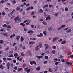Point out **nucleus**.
Returning <instances> with one entry per match:
<instances>
[{
  "instance_id": "0e129e2a",
  "label": "nucleus",
  "mask_w": 73,
  "mask_h": 73,
  "mask_svg": "<svg viewBox=\"0 0 73 73\" xmlns=\"http://www.w3.org/2000/svg\"><path fill=\"white\" fill-rule=\"evenodd\" d=\"M39 47L40 48H42V44H40L39 45Z\"/></svg>"
},
{
  "instance_id": "c85d7f7f",
  "label": "nucleus",
  "mask_w": 73,
  "mask_h": 73,
  "mask_svg": "<svg viewBox=\"0 0 73 73\" xmlns=\"http://www.w3.org/2000/svg\"><path fill=\"white\" fill-rule=\"evenodd\" d=\"M1 3H2V4H4L5 3V1H4V0H2L1 1Z\"/></svg>"
},
{
  "instance_id": "f03ea898",
  "label": "nucleus",
  "mask_w": 73,
  "mask_h": 73,
  "mask_svg": "<svg viewBox=\"0 0 73 73\" xmlns=\"http://www.w3.org/2000/svg\"><path fill=\"white\" fill-rule=\"evenodd\" d=\"M23 23H26V25H28L29 24V23H31V21H29V20H25V21H24Z\"/></svg>"
},
{
  "instance_id": "ea45409f",
  "label": "nucleus",
  "mask_w": 73,
  "mask_h": 73,
  "mask_svg": "<svg viewBox=\"0 0 73 73\" xmlns=\"http://www.w3.org/2000/svg\"><path fill=\"white\" fill-rule=\"evenodd\" d=\"M62 40H63V39H60V40H58V41H59V42H61V41H62Z\"/></svg>"
},
{
  "instance_id": "2eb2a0df",
  "label": "nucleus",
  "mask_w": 73,
  "mask_h": 73,
  "mask_svg": "<svg viewBox=\"0 0 73 73\" xmlns=\"http://www.w3.org/2000/svg\"><path fill=\"white\" fill-rule=\"evenodd\" d=\"M18 56V54L16 53H15L14 54V56H15V58L17 57V56Z\"/></svg>"
},
{
  "instance_id": "7ed1b4c3",
  "label": "nucleus",
  "mask_w": 73,
  "mask_h": 73,
  "mask_svg": "<svg viewBox=\"0 0 73 73\" xmlns=\"http://www.w3.org/2000/svg\"><path fill=\"white\" fill-rule=\"evenodd\" d=\"M30 64L31 65H32L33 64H34V65H36V62H35L34 61H32L30 62Z\"/></svg>"
},
{
  "instance_id": "f8f14e48",
  "label": "nucleus",
  "mask_w": 73,
  "mask_h": 73,
  "mask_svg": "<svg viewBox=\"0 0 73 73\" xmlns=\"http://www.w3.org/2000/svg\"><path fill=\"white\" fill-rule=\"evenodd\" d=\"M16 36V35L15 34H13L12 35H11L10 37V38H12V37H15Z\"/></svg>"
},
{
  "instance_id": "c9c22d12",
  "label": "nucleus",
  "mask_w": 73,
  "mask_h": 73,
  "mask_svg": "<svg viewBox=\"0 0 73 73\" xmlns=\"http://www.w3.org/2000/svg\"><path fill=\"white\" fill-rule=\"evenodd\" d=\"M52 49H56V47L55 46H52Z\"/></svg>"
},
{
  "instance_id": "4d7b16f0",
  "label": "nucleus",
  "mask_w": 73,
  "mask_h": 73,
  "mask_svg": "<svg viewBox=\"0 0 73 73\" xmlns=\"http://www.w3.org/2000/svg\"><path fill=\"white\" fill-rule=\"evenodd\" d=\"M13 63H16V60H13Z\"/></svg>"
},
{
  "instance_id": "393cba45",
  "label": "nucleus",
  "mask_w": 73,
  "mask_h": 73,
  "mask_svg": "<svg viewBox=\"0 0 73 73\" xmlns=\"http://www.w3.org/2000/svg\"><path fill=\"white\" fill-rule=\"evenodd\" d=\"M20 25L22 26H25V24L23 23H22L20 24Z\"/></svg>"
},
{
  "instance_id": "79ce46f5",
  "label": "nucleus",
  "mask_w": 73,
  "mask_h": 73,
  "mask_svg": "<svg viewBox=\"0 0 73 73\" xmlns=\"http://www.w3.org/2000/svg\"><path fill=\"white\" fill-rule=\"evenodd\" d=\"M66 25H62L61 27H62V28H64V27H65Z\"/></svg>"
},
{
  "instance_id": "5701e85b",
  "label": "nucleus",
  "mask_w": 73,
  "mask_h": 73,
  "mask_svg": "<svg viewBox=\"0 0 73 73\" xmlns=\"http://www.w3.org/2000/svg\"><path fill=\"white\" fill-rule=\"evenodd\" d=\"M6 14V13H5V12L4 11H3L2 12V15L3 16H5V15Z\"/></svg>"
},
{
  "instance_id": "39448f33",
  "label": "nucleus",
  "mask_w": 73,
  "mask_h": 73,
  "mask_svg": "<svg viewBox=\"0 0 73 73\" xmlns=\"http://www.w3.org/2000/svg\"><path fill=\"white\" fill-rule=\"evenodd\" d=\"M37 36L38 37H42V36H43V34H42V33H41L39 34V35H37Z\"/></svg>"
},
{
  "instance_id": "423d86ee",
  "label": "nucleus",
  "mask_w": 73,
  "mask_h": 73,
  "mask_svg": "<svg viewBox=\"0 0 73 73\" xmlns=\"http://www.w3.org/2000/svg\"><path fill=\"white\" fill-rule=\"evenodd\" d=\"M36 57L38 58L39 59H40V58H42V57H43V56H42L37 55L36 56Z\"/></svg>"
},
{
  "instance_id": "4be33fe9",
  "label": "nucleus",
  "mask_w": 73,
  "mask_h": 73,
  "mask_svg": "<svg viewBox=\"0 0 73 73\" xmlns=\"http://www.w3.org/2000/svg\"><path fill=\"white\" fill-rule=\"evenodd\" d=\"M52 53H53V54H55L56 53V51L54 50H53L52 51Z\"/></svg>"
},
{
  "instance_id": "7c9ffc66",
  "label": "nucleus",
  "mask_w": 73,
  "mask_h": 73,
  "mask_svg": "<svg viewBox=\"0 0 73 73\" xmlns=\"http://www.w3.org/2000/svg\"><path fill=\"white\" fill-rule=\"evenodd\" d=\"M20 9V8L19 7H17L16 9V10H17V11H19Z\"/></svg>"
},
{
  "instance_id": "4c0bfd02",
  "label": "nucleus",
  "mask_w": 73,
  "mask_h": 73,
  "mask_svg": "<svg viewBox=\"0 0 73 73\" xmlns=\"http://www.w3.org/2000/svg\"><path fill=\"white\" fill-rule=\"evenodd\" d=\"M29 55H30V56L31 55V51H29Z\"/></svg>"
},
{
  "instance_id": "e2e57ef3",
  "label": "nucleus",
  "mask_w": 73,
  "mask_h": 73,
  "mask_svg": "<svg viewBox=\"0 0 73 73\" xmlns=\"http://www.w3.org/2000/svg\"><path fill=\"white\" fill-rule=\"evenodd\" d=\"M66 64H67V65H69V62H67L66 63Z\"/></svg>"
},
{
  "instance_id": "b1692460",
  "label": "nucleus",
  "mask_w": 73,
  "mask_h": 73,
  "mask_svg": "<svg viewBox=\"0 0 73 73\" xmlns=\"http://www.w3.org/2000/svg\"><path fill=\"white\" fill-rule=\"evenodd\" d=\"M21 40L22 42H23L24 41V38L23 37H21Z\"/></svg>"
},
{
  "instance_id": "1a4fd4ad",
  "label": "nucleus",
  "mask_w": 73,
  "mask_h": 73,
  "mask_svg": "<svg viewBox=\"0 0 73 73\" xmlns=\"http://www.w3.org/2000/svg\"><path fill=\"white\" fill-rule=\"evenodd\" d=\"M66 44V41L65 40H64L61 43V44L62 45H64V44Z\"/></svg>"
},
{
  "instance_id": "58836bf2",
  "label": "nucleus",
  "mask_w": 73,
  "mask_h": 73,
  "mask_svg": "<svg viewBox=\"0 0 73 73\" xmlns=\"http://www.w3.org/2000/svg\"><path fill=\"white\" fill-rule=\"evenodd\" d=\"M7 28H9L10 29V28H11V26L10 25H7Z\"/></svg>"
},
{
  "instance_id": "f3484780",
  "label": "nucleus",
  "mask_w": 73,
  "mask_h": 73,
  "mask_svg": "<svg viewBox=\"0 0 73 73\" xmlns=\"http://www.w3.org/2000/svg\"><path fill=\"white\" fill-rule=\"evenodd\" d=\"M20 37L19 36H17V37L16 38L17 40H19V39L20 38Z\"/></svg>"
},
{
  "instance_id": "4468645a",
  "label": "nucleus",
  "mask_w": 73,
  "mask_h": 73,
  "mask_svg": "<svg viewBox=\"0 0 73 73\" xmlns=\"http://www.w3.org/2000/svg\"><path fill=\"white\" fill-rule=\"evenodd\" d=\"M71 29H69L68 30H67L66 31V32L67 33H70V32H71Z\"/></svg>"
},
{
  "instance_id": "69168bd1",
  "label": "nucleus",
  "mask_w": 73,
  "mask_h": 73,
  "mask_svg": "<svg viewBox=\"0 0 73 73\" xmlns=\"http://www.w3.org/2000/svg\"><path fill=\"white\" fill-rule=\"evenodd\" d=\"M34 14H35V12H34L33 11H32V12L31 15H33Z\"/></svg>"
},
{
  "instance_id": "f704fd0d",
  "label": "nucleus",
  "mask_w": 73,
  "mask_h": 73,
  "mask_svg": "<svg viewBox=\"0 0 73 73\" xmlns=\"http://www.w3.org/2000/svg\"><path fill=\"white\" fill-rule=\"evenodd\" d=\"M42 23L43 24H44V25H46L47 24V23H46L45 22H42Z\"/></svg>"
},
{
  "instance_id": "a211bd4d",
  "label": "nucleus",
  "mask_w": 73,
  "mask_h": 73,
  "mask_svg": "<svg viewBox=\"0 0 73 73\" xmlns=\"http://www.w3.org/2000/svg\"><path fill=\"white\" fill-rule=\"evenodd\" d=\"M0 69H4V66L2 65H1L0 66Z\"/></svg>"
},
{
  "instance_id": "0eeeda50",
  "label": "nucleus",
  "mask_w": 73,
  "mask_h": 73,
  "mask_svg": "<svg viewBox=\"0 0 73 73\" xmlns=\"http://www.w3.org/2000/svg\"><path fill=\"white\" fill-rule=\"evenodd\" d=\"M46 20H50V16L48 15L46 18Z\"/></svg>"
},
{
  "instance_id": "2f4dec72",
  "label": "nucleus",
  "mask_w": 73,
  "mask_h": 73,
  "mask_svg": "<svg viewBox=\"0 0 73 73\" xmlns=\"http://www.w3.org/2000/svg\"><path fill=\"white\" fill-rule=\"evenodd\" d=\"M49 72H52V71H53V70L51 69H49L48 70Z\"/></svg>"
},
{
  "instance_id": "aec40b11",
  "label": "nucleus",
  "mask_w": 73,
  "mask_h": 73,
  "mask_svg": "<svg viewBox=\"0 0 73 73\" xmlns=\"http://www.w3.org/2000/svg\"><path fill=\"white\" fill-rule=\"evenodd\" d=\"M28 33H33V32L32 30H30L28 32Z\"/></svg>"
},
{
  "instance_id": "c03bdc74",
  "label": "nucleus",
  "mask_w": 73,
  "mask_h": 73,
  "mask_svg": "<svg viewBox=\"0 0 73 73\" xmlns=\"http://www.w3.org/2000/svg\"><path fill=\"white\" fill-rule=\"evenodd\" d=\"M19 17H20V16L19 15H18L16 18H17V19L18 20H19Z\"/></svg>"
},
{
  "instance_id": "3c124183",
  "label": "nucleus",
  "mask_w": 73,
  "mask_h": 73,
  "mask_svg": "<svg viewBox=\"0 0 73 73\" xmlns=\"http://www.w3.org/2000/svg\"><path fill=\"white\" fill-rule=\"evenodd\" d=\"M59 63V62H57L55 63V64L56 65H58V64Z\"/></svg>"
},
{
  "instance_id": "bf43d9fd",
  "label": "nucleus",
  "mask_w": 73,
  "mask_h": 73,
  "mask_svg": "<svg viewBox=\"0 0 73 73\" xmlns=\"http://www.w3.org/2000/svg\"><path fill=\"white\" fill-rule=\"evenodd\" d=\"M30 10V8H27V9H26V11H29V10Z\"/></svg>"
},
{
  "instance_id": "de8ad7c7",
  "label": "nucleus",
  "mask_w": 73,
  "mask_h": 73,
  "mask_svg": "<svg viewBox=\"0 0 73 73\" xmlns=\"http://www.w3.org/2000/svg\"><path fill=\"white\" fill-rule=\"evenodd\" d=\"M48 58H49V57L48 56H46L45 57V58L46 59H48Z\"/></svg>"
},
{
  "instance_id": "473e14b6",
  "label": "nucleus",
  "mask_w": 73,
  "mask_h": 73,
  "mask_svg": "<svg viewBox=\"0 0 73 73\" xmlns=\"http://www.w3.org/2000/svg\"><path fill=\"white\" fill-rule=\"evenodd\" d=\"M3 61H6V60H7V58H3Z\"/></svg>"
},
{
  "instance_id": "6ab92c4d",
  "label": "nucleus",
  "mask_w": 73,
  "mask_h": 73,
  "mask_svg": "<svg viewBox=\"0 0 73 73\" xmlns=\"http://www.w3.org/2000/svg\"><path fill=\"white\" fill-rule=\"evenodd\" d=\"M57 39H58V37H56V38H54L53 39V41L54 42Z\"/></svg>"
},
{
  "instance_id": "6e6552de",
  "label": "nucleus",
  "mask_w": 73,
  "mask_h": 73,
  "mask_svg": "<svg viewBox=\"0 0 73 73\" xmlns=\"http://www.w3.org/2000/svg\"><path fill=\"white\" fill-rule=\"evenodd\" d=\"M42 12H43V10L41 9H40L38 11V13H42Z\"/></svg>"
},
{
  "instance_id": "bb28decb",
  "label": "nucleus",
  "mask_w": 73,
  "mask_h": 73,
  "mask_svg": "<svg viewBox=\"0 0 73 73\" xmlns=\"http://www.w3.org/2000/svg\"><path fill=\"white\" fill-rule=\"evenodd\" d=\"M39 49V48H38V46H37L36 48H35V50H38Z\"/></svg>"
},
{
  "instance_id": "f257e3e1",
  "label": "nucleus",
  "mask_w": 73,
  "mask_h": 73,
  "mask_svg": "<svg viewBox=\"0 0 73 73\" xmlns=\"http://www.w3.org/2000/svg\"><path fill=\"white\" fill-rule=\"evenodd\" d=\"M44 46L45 47V50H47L49 48V45L47 44H44Z\"/></svg>"
},
{
  "instance_id": "9d476101",
  "label": "nucleus",
  "mask_w": 73,
  "mask_h": 73,
  "mask_svg": "<svg viewBox=\"0 0 73 73\" xmlns=\"http://www.w3.org/2000/svg\"><path fill=\"white\" fill-rule=\"evenodd\" d=\"M36 70L37 71H39V70H40V67L38 66L37 67L36 69Z\"/></svg>"
},
{
  "instance_id": "cd10ccee",
  "label": "nucleus",
  "mask_w": 73,
  "mask_h": 73,
  "mask_svg": "<svg viewBox=\"0 0 73 73\" xmlns=\"http://www.w3.org/2000/svg\"><path fill=\"white\" fill-rule=\"evenodd\" d=\"M22 68H20L19 69H17V70L18 72H20V71H21V70H22Z\"/></svg>"
},
{
  "instance_id": "ddd939ff",
  "label": "nucleus",
  "mask_w": 73,
  "mask_h": 73,
  "mask_svg": "<svg viewBox=\"0 0 73 73\" xmlns=\"http://www.w3.org/2000/svg\"><path fill=\"white\" fill-rule=\"evenodd\" d=\"M35 44V42H34V41L31 42L29 43V45H31V44Z\"/></svg>"
},
{
  "instance_id": "72a5a7b5",
  "label": "nucleus",
  "mask_w": 73,
  "mask_h": 73,
  "mask_svg": "<svg viewBox=\"0 0 73 73\" xmlns=\"http://www.w3.org/2000/svg\"><path fill=\"white\" fill-rule=\"evenodd\" d=\"M54 60L55 61H58V59L56 58H54Z\"/></svg>"
},
{
  "instance_id": "412c9836",
  "label": "nucleus",
  "mask_w": 73,
  "mask_h": 73,
  "mask_svg": "<svg viewBox=\"0 0 73 73\" xmlns=\"http://www.w3.org/2000/svg\"><path fill=\"white\" fill-rule=\"evenodd\" d=\"M30 71H31V70L30 69H29L26 70V72H27V73H29Z\"/></svg>"
},
{
  "instance_id": "9b49d317",
  "label": "nucleus",
  "mask_w": 73,
  "mask_h": 73,
  "mask_svg": "<svg viewBox=\"0 0 73 73\" xmlns=\"http://www.w3.org/2000/svg\"><path fill=\"white\" fill-rule=\"evenodd\" d=\"M3 35H4L5 37H8L9 36L7 35V33H4L3 34Z\"/></svg>"
},
{
  "instance_id": "774afa93",
  "label": "nucleus",
  "mask_w": 73,
  "mask_h": 73,
  "mask_svg": "<svg viewBox=\"0 0 73 73\" xmlns=\"http://www.w3.org/2000/svg\"><path fill=\"white\" fill-rule=\"evenodd\" d=\"M48 73V71H45L44 72V73Z\"/></svg>"
},
{
  "instance_id": "37998d69",
  "label": "nucleus",
  "mask_w": 73,
  "mask_h": 73,
  "mask_svg": "<svg viewBox=\"0 0 73 73\" xmlns=\"http://www.w3.org/2000/svg\"><path fill=\"white\" fill-rule=\"evenodd\" d=\"M13 53V50H11L9 51V53L11 54H12V53Z\"/></svg>"
},
{
  "instance_id": "6e6d98bb",
  "label": "nucleus",
  "mask_w": 73,
  "mask_h": 73,
  "mask_svg": "<svg viewBox=\"0 0 73 73\" xmlns=\"http://www.w3.org/2000/svg\"><path fill=\"white\" fill-rule=\"evenodd\" d=\"M5 56H7L8 55V53H7V52H5Z\"/></svg>"
},
{
  "instance_id": "5fc2aeb1",
  "label": "nucleus",
  "mask_w": 73,
  "mask_h": 73,
  "mask_svg": "<svg viewBox=\"0 0 73 73\" xmlns=\"http://www.w3.org/2000/svg\"><path fill=\"white\" fill-rule=\"evenodd\" d=\"M9 49V47H7L6 48L5 50H8Z\"/></svg>"
},
{
  "instance_id": "49530a36",
  "label": "nucleus",
  "mask_w": 73,
  "mask_h": 73,
  "mask_svg": "<svg viewBox=\"0 0 73 73\" xmlns=\"http://www.w3.org/2000/svg\"><path fill=\"white\" fill-rule=\"evenodd\" d=\"M44 63L45 64H47V63H48V61H45L44 62Z\"/></svg>"
},
{
  "instance_id": "c756f323",
  "label": "nucleus",
  "mask_w": 73,
  "mask_h": 73,
  "mask_svg": "<svg viewBox=\"0 0 73 73\" xmlns=\"http://www.w3.org/2000/svg\"><path fill=\"white\" fill-rule=\"evenodd\" d=\"M0 43L1 44H3L4 43V41L3 40H0Z\"/></svg>"
},
{
  "instance_id": "a19ab883",
  "label": "nucleus",
  "mask_w": 73,
  "mask_h": 73,
  "mask_svg": "<svg viewBox=\"0 0 73 73\" xmlns=\"http://www.w3.org/2000/svg\"><path fill=\"white\" fill-rule=\"evenodd\" d=\"M9 57H13V55L11 54L8 56Z\"/></svg>"
},
{
  "instance_id": "e433bc0d",
  "label": "nucleus",
  "mask_w": 73,
  "mask_h": 73,
  "mask_svg": "<svg viewBox=\"0 0 73 73\" xmlns=\"http://www.w3.org/2000/svg\"><path fill=\"white\" fill-rule=\"evenodd\" d=\"M65 11L66 12H67L68 11V8L66 7L65 9Z\"/></svg>"
},
{
  "instance_id": "338daca9",
  "label": "nucleus",
  "mask_w": 73,
  "mask_h": 73,
  "mask_svg": "<svg viewBox=\"0 0 73 73\" xmlns=\"http://www.w3.org/2000/svg\"><path fill=\"white\" fill-rule=\"evenodd\" d=\"M61 28H62L61 27H60V28H59L58 29V31H60V29H61Z\"/></svg>"
},
{
  "instance_id": "09e8293b",
  "label": "nucleus",
  "mask_w": 73,
  "mask_h": 73,
  "mask_svg": "<svg viewBox=\"0 0 73 73\" xmlns=\"http://www.w3.org/2000/svg\"><path fill=\"white\" fill-rule=\"evenodd\" d=\"M65 62V59H62V62Z\"/></svg>"
},
{
  "instance_id": "8fccbe9b",
  "label": "nucleus",
  "mask_w": 73,
  "mask_h": 73,
  "mask_svg": "<svg viewBox=\"0 0 73 73\" xmlns=\"http://www.w3.org/2000/svg\"><path fill=\"white\" fill-rule=\"evenodd\" d=\"M29 8H30V9L31 10L33 9V7L32 6H31Z\"/></svg>"
},
{
  "instance_id": "603ef678",
  "label": "nucleus",
  "mask_w": 73,
  "mask_h": 73,
  "mask_svg": "<svg viewBox=\"0 0 73 73\" xmlns=\"http://www.w3.org/2000/svg\"><path fill=\"white\" fill-rule=\"evenodd\" d=\"M49 8H51V7H53V5H51L50 4L49 5Z\"/></svg>"
},
{
  "instance_id": "dca6fc26",
  "label": "nucleus",
  "mask_w": 73,
  "mask_h": 73,
  "mask_svg": "<svg viewBox=\"0 0 73 73\" xmlns=\"http://www.w3.org/2000/svg\"><path fill=\"white\" fill-rule=\"evenodd\" d=\"M49 5H44L43 6V8H46V7H48Z\"/></svg>"
},
{
  "instance_id": "680f3d73",
  "label": "nucleus",
  "mask_w": 73,
  "mask_h": 73,
  "mask_svg": "<svg viewBox=\"0 0 73 73\" xmlns=\"http://www.w3.org/2000/svg\"><path fill=\"white\" fill-rule=\"evenodd\" d=\"M13 4H16V1L15 0L13 1Z\"/></svg>"
},
{
  "instance_id": "20e7f679",
  "label": "nucleus",
  "mask_w": 73,
  "mask_h": 73,
  "mask_svg": "<svg viewBox=\"0 0 73 73\" xmlns=\"http://www.w3.org/2000/svg\"><path fill=\"white\" fill-rule=\"evenodd\" d=\"M6 66L7 67V69H9L10 68V63L9 62L7 63Z\"/></svg>"
},
{
  "instance_id": "864d4df0",
  "label": "nucleus",
  "mask_w": 73,
  "mask_h": 73,
  "mask_svg": "<svg viewBox=\"0 0 73 73\" xmlns=\"http://www.w3.org/2000/svg\"><path fill=\"white\" fill-rule=\"evenodd\" d=\"M21 55L22 56H24V53H23V52L21 53Z\"/></svg>"
},
{
  "instance_id": "a878e982",
  "label": "nucleus",
  "mask_w": 73,
  "mask_h": 73,
  "mask_svg": "<svg viewBox=\"0 0 73 73\" xmlns=\"http://www.w3.org/2000/svg\"><path fill=\"white\" fill-rule=\"evenodd\" d=\"M43 33L44 36H46V32L45 31H44L43 32Z\"/></svg>"
},
{
  "instance_id": "13d9d810",
  "label": "nucleus",
  "mask_w": 73,
  "mask_h": 73,
  "mask_svg": "<svg viewBox=\"0 0 73 73\" xmlns=\"http://www.w3.org/2000/svg\"><path fill=\"white\" fill-rule=\"evenodd\" d=\"M22 48L23 49H25V46H23Z\"/></svg>"
},
{
  "instance_id": "a18cd8bd",
  "label": "nucleus",
  "mask_w": 73,
  "mask_h": 73,
  "mask_svg": "<svg viewBox=\"0 0 73 73\" xmlns=\"http://www.w3.org/2000/svg\"><path fill=\"white\" fill-rule=\"evenodd\" d=\"M7 25L6 24H5L3 25V26L4 28H5V27H7Z\"/></svg>"
},
{
  "instance_id": "052dcab7",
  "label": "nucleus",
  "mask_w": 73,
  "mask_h": 73,
  "mask_svg": "<svg viewBox=\"0 0 73 73\" xmlns=\"http://www.w3.org/2000/svg\"><path fill=\"white\" fill-rule=\"evenodd\" d=\"M14 69H15V70H17V67H15Z\"/></svg>"
}]
</instances>
